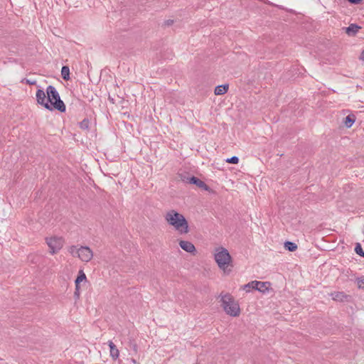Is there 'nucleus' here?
I'll use <instances>...</instances> for the list:
<instances>
[{
  "instance_id": "nucleus-10",
  "label": "nucleus",
  "mask_w": 364,
  "mask_h": 364,
  "mask_svg": "<svg viewBox=\"0 0 364 364\" xmlns=\"http://www.w3.org/2000/svg\"><path fill=\"white\" fill-rule=\"evenodd\" d=\"M360 29V27L355 23H351L348 27L345 28L346 33L350 36H355Z\"/></svg>"
},
{
  "instance_id": "nucleus-5",
  "label": "nucleus",
  "mask_w": 364,
  "mask_h": 364,
  "mask_svg": "<svg viewBox=\"0 0 364 364\" xmlns=\"http://www.w3.org/2000/svg\"><path fill=\"white\" fill-rule=\"evenodd\" d=\"M68 252L73 257H78L83 262H88L93 257V252L87 246L72 245L69 247Z\"/></svg>"
},
{
  "instance_id": "nucleus-6",
  "label": "nucleus",
  "mask_w": 364,
  "mask_h": 364,
  "mask_svg": "<svg viewBox=\"0 0 364 364\" xmlns=\"http://www.w3.org/2000/svg\"><path fill=\"white\" fill-rule=\"evenodd\" d=\"M270 283L267 282L252 281L242 286V289L250 292L251 289H255L264 293L269 290Z\"/></svg>"
},
{
  "instance_id": "nucleus-7",
  "label": "nucleus",
  "mask_w": 364,
  "mask_h": 364,
  "mask_svg": "<svg viewBox=\"0 0 364 364\" xmlns=\"http://www.w3.org/2000/svg\"><path fill=\"white\" fill-rule=\"evenodd\" d=\"M46 243L52 255L57 253L63 246L64 240L61 237H51L46 238Z\"/></svg>"
},
{
  "instance_id": "nucleus-4",
  "label": "nucleus",
  "mask_w": 364,
  "mask_h": 364,
  "mask_svg": "<svg viewBox=\"0 0 364 364\" xmlns=\"http://www.w3.org/2000/svg\"><path fill=\"white\" fill-rule=\"evenodd\" d=\"M46 94L48 103L52 105L53 109H55L61 112L65 111V105L60 100V95L54 86L49 85L46 89Z\"/></svg>"
},
{
  "instance_id": "nucleus-22",
  "label": "nucleus",
  "mask_w": 364,
  "mask_h": 364,
  "mask_svg": "<svg viewBox=\"0 0 364 364\" xmlns=\"http://www.w3.org/2000/svg\"><path fill=\"white\" fill-rule=\"evenodd\" d=\"M238 161H239V159L237 156H235L226 159V162L229 163V164H237L238 163Z\"/></svg>"
},
{
  "instance_id": "nucleus-12",
  "label": "nucleus",
  "mask_w": 364,
  "mask_h": 364,
  "mask_svg": "<svg viewBox=\"0 0 364 364\" xmlns=\"http://www.w3.org/2000/svg\"><path fill=\"white\" fill-rule=\"evenodd\" d=\"M108 345L109 347L110 355L112 356V358L114 360L118 358V357L119 355V350L117 349V346L111 341H109L108 342Z\"/></svg>"
},
{
  "instance_id": "nucleus-8",
  "label": "nucleus",
  "mask_w": 364,
  "mask_h": 364,
  "mask_svg": "<svg viewBox=\"0 0 364 364\" xmlns=\"http://www.w3.org/2000/svg\"><path fill=\"white\" fill-rule=\"evenodd\" d=\"M37 103L48 110H53L52 105H49L48 95L42 89H38L36 94Z\"/></svg>"
},
{
  "instance_id": "nucleus-13",
  "label": "nucleus",
  "mask_w": 364,
  "mask_h": 364,
  "mask_svg": "<svg viewBox=\"0 0 364 364\" xmlns=\"http://www.w3.org/2000/svg\"><path fill=\"white\" fill-rule=\"evenodd\" d=\"M228 88H229V86L228 84L218 85L215 88L214 93L216 95H224L225 93H226L228 92Z\"/></svg>"
},
{
  "instance_id": "nucleus-11",
  "label": "nucleus",
  "mask_w": 364,
  "mask_h": 364,
  "mask_svg": "<svg viewBox=\"0 0 364 364\" xmlns=\"http://www.w3.org/2000/svg\"><path fill=\"white\" fill-rule=\"evenodd\" d=\"M188 180L190 183L195 184L199 188H203L205 190L208 189V186L205 183V182L195 176L191 177Z\"/></svg>"
},
{
  "instance_id": "nucleus-20",
  "label": "nucleus",
  "mask_w": 364,
  "mask_h": 364,
  "mask_svg": "<svg viewBox=\"0 0 364 364\" xmlns=\"http://www.w3.org/2000/svg\"><path fill=\"white\" fill-rule=\"evenodd\" d=\"M355 252L360 256L364 257V251L360 243H357L355 247Z\"/></svg>"
},
{
  "instance_id": "nucleus-1",
  "label": "nucleus",
  "mask_w": 364,
  "mask_h": 364,
  "mask_svg": "<svg viewBox=\"0 0 364 364\" xmlns=\"http://www.w3.org/2000/svg\"><path fill=\"white\" fill-rule=\"evenodd\" d=\"M213 259L218 268L229 274L233 267V260L228 249L223 246L215 247L213 251Z\"/></svg>"
},
{
  "instance_id": "nucleus-18",
  "label": "nucleus",
  "mask_w": 364,
  "mask_h": 364,
  "mask_svg": "<svg viewBox=\"0 0 364 364\" xmlns=\"http://www.w3.org/2000/svg\"><path fill=\"white\" fill-rule=\"evenodd\" d=\"M284 247L290 252H294L297 249V245L294 242L287 241L284 242Z\"/></svg>"
},
{
  "instance_id": "nucleus-17",
  "label": "nucleus",
  "mask_w": 364,
  "mask_h": 364,
  "mask_svg": "<svg viewBox=\"0 0 364 364\" xmlns=\"http://www.w3.org/2000/svg\"><path fill=\"white\" fill-rule=\"evenodd\" d=\"M61 76L63 80H70V68L68 66H63L61 69Z\"/></svg>"
},
{
  "instance_id": "nucleus-3",
  "label": "nucleus",
  "mask_w": 364,
  "mask_h": 364,
  "mask_svg": "<svg viewBox=\"0 0 364 364\" xmlns=\"http://www.w3.org/2000/svg\"><path fill=\"white\" fill-rule=\"evenodd\" d=\"M221 306L229 316L237 317L240 314V308L237 301L229 293L221 292L220 294Z\"/></svg>"
},
{
  "instance_id": "nucleus-24",
  "label": "nucleus",
  "mask_w": 364,
  "mask_h": 364,
  "mask_svg": "<svg viewBox=\"0 0 364 364\" xmlns=\"http://www.w3.org/2000/svg\"><path fill=\"white\" fill-rule=\"evenodd\" d=\"M360 59L364 60V50L361 53Z\"/></svg>"
},
{
  "instance_id": "nucleus-23",
  "label": "nucleus",
  "mask_w": 364,
  "mask_h": 364,
  "mask_svg": "<svg viewBox=\"0 0 364 364\" xmlns=\"http://www.w3.org/2000/svg\"><path fill=\"white\" fill-rule=\"evenodd\" d=\"M26 82L28 85H35L36 83V80H29V79H26Z\"/></svg>"
},
{
  "instance_id": "nucleus-21",
  "label": "nucleus",
  "mask_w": 364,
  "mask_h": 364,
  "mask_svg": "<svg viewBox=\"0 0 364 364\" xmlns=\"http://www.w3.org/2000/svg\"><path fill=\"white\" fill-rule=\"evenodd\" d=\"M358 287L359 289L364 290V276L356 279Z\"/></svg>"
},
{
  "instance_id": "nucleus-14",
  "label": "nucleus",
  "mask_w": 364,
  "mask_h": 364,
  "mask_svg": "<svg viewBox=\"0 0 364 364\" xmlns=\"http://www.w3.org/2000/svg\"><path fill=\"white\" fill-rule=\"evenodd\" d=\"M331 296L335 301H343L347 296L341 291H334L331 294Z\"/></svg>"
},
{
  "instance_id": "nucleus-16",
  "label": "nucleus",
  "mask_w": 364,
  "mask_h": 364,
  "mask_svg": "<svg viewBox=\"0 0 364 364\" xmlns=\"http://www.w3.org/2000/svg\"><path fill=\"white\" fill-rule=\"evenodd\" d=\"M355 117L353 114H349L345 118L344 124L346 127L350 128L354 124Z\"/></svg>"
},
{
  "instance_id": "nucleus-19",
  "label": "nucleus",
  "mask_w": 364,
  "mask_h": 364,
  "mask_svg": "<svg viewBox=\"0 0 364 364\" xmlns=\"http://www.w3.org/2000/svg\"><path fill=\"white\" fill-rule=\"evenodd\" d=\"M90 122L87 119H84L80 122V127L83 130H87L89 129Z\"/></svg>"
},
{
  "instance_id": "nucleus-9",
  "label": "nucleus",
  "mask_w": 364,
  "mask_h": 364,
  "mask_svg": "<svg viewBox=\"0 0 364 364\" xmlns=\"http://www.w3.org/2000/svg\"><path fill=\"white\" fill-rule=\"evenodd\" d=\"M179 245L181 249L187 252L194 253L196 252V247L194 245L189 241L181 240L179 242Z\"/></svg>"
},
{
  "instance_id": "nucleus-2",
  "label": "nucleus",
  "mask_w": 364,
  "mask_h": 364,
  "mask_svg": "<svg viewBox=\"0 0 364 364\" xmlns=\"http://www.w3.org/2000/svg\"><path fill=\"white\" fill-rule=\"evenodd\" d=\"M166 222L181 234H187L189 232L188 223L186 218L176 210H168L164 214Z\"/></svg>"
},
{
  "instance_id": "nucleus-15",
  "label": "nucleus",
  "mask_w": 364,
  "mask_h": 364,
  "mask_svg": "<svg viewBox=\"0 0 364 364\" xmlns=\"http://www.w3.org/2000/svg\"><path fill=\"white\" fill-rule=\"evenodd\" d=\"M86 275L84 273V272L82 270H80L79 271V274H78V276L75 279V287H76V290H78L79 289V284L82 282V281H85L86 280Z\"/></svg>"
}]
</instances>
